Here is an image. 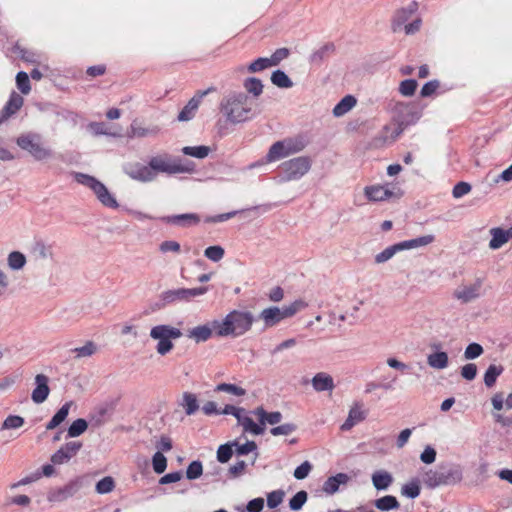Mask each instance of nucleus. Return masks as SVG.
<instances>
[{"label": "nucleus", "mask_w": 512, "mask_h": 512, "mask_svg": "<svg viewBox=\"0 0 512 512\" xmlns=\"http://www.w3.org/2000/svg\"><path fill=\"white\" fill-rule=\"evenodd\" d=\"M256 101L244 92H231L220 102V111L226 120L239 124L250 120L254 115Z\"/></svg>", "instance_id": "1"}, {"label": "nucleus", "mask_w": 512, "mask_h": 512, "mask_svg": "<svg viewBox=\"0 0 512 512\" xmlns=\"http://www.w3.org/2000/svg\"><path fill=\"white\" fill-rule=\"evenodd\" d=\"M253 322L251 312L233 310L223 320H214L215 334L219 337H239L251 329Z\"/></svg>", "instance_id": "2"}, {"label": "nucleus", "mask_w": 512, "mask_h": 512, "mask_svg": "<svg viewBox=\"0 0 512 512\" xmlns=\"http://www.w3.org/2000/svg\"><path fill=\"white\" fill-rule=\"evenodd\" d=\"M463 478L462 470L455 465H440L423 474V483L430 489L459 483Z\"/></svg>", "instance_id": "3"}, {"label": "nucleus", "mask_w": 512, "mask_h": 512, "mask_svg": "<svg viewBox=\"0 0 512 512\" xmlns=\"http://www.w3.org/2000/svg\"><path fill=\"white\" fill-rule=\"evenodd\" d=\"M307 306L302 300H296L282 308L272 306L261 311L259 319L263 321L266 328L273 327L286 318L294 316L298 311Z\"/></svg>", "instance_id": "4"}, {"label": "nucleus", "mask_w": 512, "mask_h": 512, "mask_svg": "<svg viewBox=\"0 0 512 512\" xmlns=\"http://www.w3.org/2000/svg\"><path fill=\"white\" fill-rule=\"evenodd\" d=\"M16 143L36 161H45L53 157V151L43 145L41 135L37 133L22 134L17 138Z\"/></svg>", "instance_id": "5"}, {"label": "nucleus", "mask_w": 512, "mask_h": 512, "mask_svg": "<svg viewBox=\"0 0 512 512\" xmlns=\"http://www.w3.org/2000/svg\"><path fill=\"white\" fill-rule=\"evenodd\" d=\"M148 163L153 175V181L157 179L159 173L173 175L186 171L180 159L174 158L167 153L151 157Z\"/></svg>", "instance_id": "6"}, {"label": "nucleus", "mask_w": 512, "mask_h": 512, "mask_svg": "<svg viewBox=\"0 0 512 512\" xmlns=\"http://www.w3.org/2000/svg\"><path fill=\"white\" fill-rule=\"evenodd\" d=\"M485 277H476L471 282L461 283L453 292V297L463 304L473 302L484 295Z\"/></svg>", "instance_id": "7"}, {"label": "nucleus", "mask_w": 512, "mask_h": 512, "mask_svg": "<svg viewBox=\"0 0 512 512\" xmlns=\"http://www.w3.org/2000/svg\"><path fill=\"white\" fill-rule=\"evenodd\" d=\"M304 149V143L300 140L284 139L275 142L267 153V161L274 162L289 155L298 153Z\"/></svg>", "instance_id": "8"}, {"label": "nucleus", "mask_w": 512, "mask_h": 512, "mask_svg": "<svg viewBox=\"0 0 512 512\" xmlns=\"http://www.w3.org/2000/svg\"><path fill=\"white\" fill-rule=\"evenodd\" d=\"M311 168V160L306 156H299L281 165L285 181L298 180L302 178Z\"/></svg>", "instance_id": "9"}, {"label": "nucleus", "mask_w": 512, "mask_h": 512, "mask_svg": "<svg viewBox=\"0 0 512 512\" xmlns=\"http://www.w3.org/2000/svg\"><path fill=\"white\" fill-rule=\"evenodd\" d=\"M208 292V287L178 288L163 293L162 299L166 303L190 302L192 299L202 296Z\"/></svg>", "instance_id": "10"}, {"label": "nucleus", "mask_w": 512, "mask_h": 512, "mask_svg": "<svg viewBox=\"0 0 512 512\" xmlns=\"http://www.w3.org/2000/svg\"><path fill=\"white\" fill-rule=\"evenodd\" d=\"M124 173L133 180L148 183L153 182V175L149 163L144 165L140 162H130L123 167Z\"/></svg>", "instance_id": "11"}, {"label": "nucleus", "mask_w": 512, "mask_h": 512, "mask_svg": "<svg viewBox=\"0 0 512 512\" xmlns=\"http://www.w3.org/2000/svg\"><path fill=\"white\" fill-rule=\"evenodd\" d=\"M364 195L369 201L380 202L390 199L395 195L389 184L386 185H370L364 188Z\"/></svg>", "instance_id": "12"}, {"label": "nucleus", "mask_w": 512, "mask_h": 512, "mask_svg": "<svg viewBox=\"0 0 512 512\" xmlns=\"http://www.w3.org/2000/svg\"><path fill=\"white\" fill-rule=\"evenodd\" d=\"M49 378L44 374H37L35 376V385L36 387L33 389L31 394V399L36 404H41L49 396L50 388H49Z\"/></svg>", "instance_id": "13"}, {"label": "nucleus", "mask_w": 512, "mask_h": 512, "mask_svg": "<svg viewBox=\"0 0 512 512\" xmlns=\"http://www.w3.org/2000/svg\"><path fill=\"white\" fill-rule=\"evenodd\" d=\"M149 335L153 340L160 342L168 340V338H180L182 336V332L179 328L161 324L153 326Z\"/></svg>", "instance_id": "14"}, {"label": "nucleus", "mask_w": 512, "mask_h": 512, "mask_svg": "<svg viewBox=\"0 0 512 512\" xmlns=\"http://www.w3.org/2000/svg\"><path fill=\"white\" fill-rule=\"evenodd\" d=\"M80 489L78 481H71L64 487L55 489L49 493L48 500L51 502H61L74 496Z\"/></svg>", "instance_id": "15"}, {"label": "nucleus", "mask_w": 512, "mask_h": 512, "mask_svg": "<svg viewBox=\"0 0 512 512\" xmlns=\"http://www.w3.org/2000/svg\"><path fill=\"white\" fill-rule=\"evenodd\" d=\"M366 411L363 409V405L359 402L354 403L350 408L349 414L345 422L341 425L342 431H349L357 423L362 422L366 418Z\"/></svg>", "instance_id": "16"}, {"label": "nucleus", "mask_w": 512, "mask_h": 512, "mask_svg": "<svg viewBox=\"0 0 512 512\" xmlns=\"http://www.w3.org/2000/svg\"><path fill=\"white\" fill-rule=\"evenodd\" d=\"M489 232L492 236L489 242V248L492 250L501 248L510 239H512V226L507 230L499 227L491 228Z\"/></svg>", "instance_id": "17"}, {"label": "nucleus", "mask_w": 512, "mask_h": 512, "mask_svg": "<svg viewBox=\"0 0 512 512\" xmlns=\"http://www.w3.org/2000/svg\"><path fill=\"white\" fill-rule=\"evenodd\" d=\"M418 5L416 2L410 3L406 8L399 9L393 19L392 28L394 32H398L402 29L406 22L412 17L417 11Z\"/></svg>", "instance_id": "18"}, {"label": "nucleus", "mask_w": 512, "mask_h": 512, "mask_svg": "<svg viewBox=\"0 0 512 512\" xmlns=\"http://www.w3.org/2000/svg\"><path fill=\"white\" fill-rule=\"evenodd\" d=\"M209 91H210V89H208L207 91L201 92L200 94H198V95L194 96L193 98H191L189 100V102L185 105V107L178 114V117H177L178 121L183 122V121L191 120L194 117L195 112H196V110L199 107L201 99Z\"/></svg>", "instance_id": "19"}, {"label": "nucleus", "mask_w": 512, "mask_h": 512, "mask_svg": "<svg viewBox=\"0 0 512 512\" xmlns=\"http://www.w3.org/2000/svg\"><path fill=\"white\" fill-rule=\"evenodd\" d=\"M213 332H215L214 321L190 329L187 333V337L193 339L196 343H200L210 339Z\"/></svg>", "instance_id": "20"}, {"label": "nucleus", "mask_w": 512, "mask_h": 512, "mask_svg": "<svg viewBox=\"0 0 512 512\" xmlns=\"http://www.w3.org/2000/svg\"><path fill=\"white\" fill-rule=\"evenodd\" d=\"M162 220L168 224L188 227L197 225L200 222V217L195 213H186L179 215H171L163 217Z\"/></svg>", "instance_id": "21"}, {"label": "nucleus", "mask_w": 512, "mask_h": 512, "mask_svg": "<svg viewBox=\"0 0 512 512\" xmlns=\"http://www.w3.org/2000/svg\"><path fill=\"white\" fill-rule=\"evenodd\" d=\"M238 425L243 427L244 432L251 433L253 435H261L264 433L265 428L259 423L256 424L254 420L247 414L244 409L243 413L236 415Z\"/></svg>", "instance_id": "22"}, {"label": "nucleus", "mask_w": 512, "mask_h": 512, "mask_svg": "<svg viewBox=\"0 0 512 512\" xmlns=\"http://www.w3.org/2000/svg\"><path fill=\"white\" fill-rule=\"evenodd\" d=\"M74 178L77 183L92 190L93 193L95 194L96 198L99 196L100 192H102V190L105 186L98 179H96L95 177L88 175V174L78 172V173H75Z\"/></svg>", "instance_id": "23"}, {"label": "nucleus", "mask_w": 512, "mask_h": 512, "mask_svg": "<svg viewBox=\"0 0 512 512\" xmlns=\"http://www.w3.org/2000/svg\"><path fill=\"white\" fill-rule=\"evenodd\" d=\"M250 414L254 415L263 427L266 423L276 425L282 420V414L280 412L275 411L268 413L263 407H257L251 411Z\"/></svg>", "instance_id": "24"}, {"label": "nucleus", "mask_w": 512, "mask_h": 512, "mask_svg": "<svg viewBox=\"0 0 512 512\" xmlns=\"http://www.w3.org/2000/svg\"><path fill=\"white\" fill-rule=\"evenodd\" d=\"M160 132V128L156 125L144 127L136 120L132 122L130 126V137L144 138V137H155Z\"/></svg>", "instance_id": "25"}, {"label": "nucleus", "mask_w": 512, "mask_h": 512, "mask_svg": "<svg viewBox=\"0 0 512 512\" xmlns=\"http://www.w3.org/2000/svg\"><path fill=\"white\" fill-rule=\"evenodd\" d=\"M23 105V98L13 94L1 111L0 124L15 114Z\"/></svg>", "instance_id": "26"}, {"label": "nucleus", "mask_w": 512, "mask_h": 512, "mask_svg": "<svg viewBox=\"0 0 512 512\" xmlns=\"http://www.w3.org/2000/svg\"><path fill=\"white\" fill-rule=\"evenodd\" d=\"M435 240L434 235H423L414 239L405 240L402 242H399L400 250H410V249H417L420 247L427 246L431 243H433Z\"/></svg>", "instance_id": "27"}, {"label": "nucleus", "mask_w": 512, "mask_h": 512, "mask_svg": "<svg viewBox=\"0 0 512 512\" xmlns=\"http://www.w3.org/2000/svg\"><path fill=\"white\" fill-rule=\"evenodd\" d=\"M349 481V476L345 473H338L335 476L329 477L323 485V491L329 495L336 493L341 484H346Z\"/></svg>", "instance_id": "28"}, {"label": "nucleus", "mask_w": 512, "mask_h": 512, "mask_svg": "<svg viewBox=\"0 0 512 512\" xmlns=\"http://www.w3.org/2000/svg\"><path fill=\"white\" fill-rule=\"evenodd\" d=\"M393 476L385 470H378L372 474V483L377 490H386L393 483Z\"/></svg>", "instance_id": "29"}, {"label": "nucleus", "mask_w": 512, "mask_h": 512, "mask_svg": "<svg viewBox=\"0 0 512 512\" xmlns=\"http://www.w3.org/2000/svg\"><path fill=\"white\" fill-rule=\"evenodd\" d=\"M73 405L72 401L66 402L47 423L46 429L53 430L57 428L62 422L65 421L69 414L70 407Z\"/></svg>", "instance_id": "30"}, {"label": "nucleus", "mask_w": 512, "mask_h": 512, "mask_svg": "<svg viewBox=\"0 0 512 512\" xmlns=\"http://www.w3.org/2000/svg\"><path fill=\"white\" fill-rule=\"evenodd\" d=\"M316 391H327L334 388L333 378L325 373H318L312 379Z\"/></svg>", "instance_id": "31"}, {"label": "nucleus", "mask_w": 512, "mask_h": 512, "mask_svg": "<svg viewBox=\"0 0 512 512\" xmlns=\"http://www.w3.org/2000/svg\"><path fill=\"white\" fill-rule=\"evenodd\" d=\"M449 358L446 352L439 351L427 356V363L434 369H445L448 366Z\"/></svg>", "instance_id": "32"}, {"label": "nucleus", "mask_w": 512, "mask_h": 512, "mask_svg": "<svg viewBox=\"0 0 512 512\" xmlns=\"http://www.w3.org/2000/svg\"><path fill=\"white\" fill-rule=\"evenodd\" d=\"M356 105V99L352 95H346L340 102L333 108V115L341 117L349 112Z\"/></svg>", "instance_id": "33"}, {"label": "nucleus", "mask_w": 512, "mask_h": 512, "mask_svg": "<svg viewBox=\"0 0 512 512\" xmlns=\"http://www.w3.org/2000/svg\"><path fill=\"white\" fill-rule=\"evenodd\" d=\"M26 262L25 255L19 251H12L8 254L7 265L11 270H21Z\"/></svg>", "instance_id": "34"}, {"label": "nucleus", "mask_w": 512, "mask_h": 512, "mask_svg": "<svg viewBox=\"0 0 512 512\" xmlns=\"http://www.w3.org/2000/svg\"><path fill=\"white\" fill-rule=\"evenodd\" d=\"M181 405L187 415H193L199 409L196 396L190 392H185L183 394Z\"/></svg>", "instance_id": "35"}, {"label": "nucleus", "mask_w": 512, "mask_h": 512, "mask_svg": "<svg viewBox=\"0 0 512 512\" xmlns=\"http://www.w3.org/2000/svg\"><path fill=\"white\" fill-rule=\"evenodd\" d=\"M504 368L501 365L491 364L485 374H484V383L487 387H492L497 380V377L500 376L503 372Z\"/></svg>", "instance_id": "36"}, {"label": "nucleus", "mask_w": 512, "mask_h": 512, "mask_svg": "<svg viewBox=\"0 0 512 512\" xmlns=\"http://www.w3.org/2000/svg\"><path fill=\"white\" fill-rule=\"evenodd\" d=\"M375 506L381 511H389L392 509H397L399 507V502L396 497L392 495H386L377 499L375 501Z\"/></svg>", "instance_id": "37"}, {"label": "nucleus", "mask_w": 512, "mask_h": 512, "mask_svg": "<svg viewBox=\"0 0 512 512\" xmlns=\"http://www.w3.org/2000/svg\"><path fill=\"white\" fill-rule=\"evenodd\" d=\"M401 252L398 243L385 248L382 252L375 255V263L382 264L390 260L396 253Z\"/></svg>", "instance_id": "38"}, {"label": "nucleus", "mask_w": 512, "mask_h": 512, "mask_svg": "<svg viewBox=\"0 0 512 512\" xmlns=\"http://www.w3.org/2000/svg\"><path fill=\"white\" fill-rule=\"evenodd\" d=\"M271 82L279 88H291L293 86L291 79L281 70L272 73Z\"/></svg>", "instance_id": "39"}, {"label": "nucleus", "mask_w": 512, "mask_h": 512, "mask_svg": "<svg viewBox=\"0 0 512 512\" xmlns=\"http://www.w3.org/2000/svg\"><path fill=\"white\" fill-rule=\"evenodd\" d=\"M244 87L247 92H249L250 94L253 95L252 98H254V99L257 98L258 96H260L263 91L262 82L255 77L246 79L244 82Z\"/></svg>", "instance_id": "40"}, {"label": "nucleus", "mask_w": 512, "mask_h": 512, "mask_svg": "<svg viewBox=\"0 0 512 512\" xmlns=\"http://www.w3.org/2000/svg\"><path fill=\"white\" fill-rule=\"evenodd\" d=\"M98 201L105 207L116 209L119 204L114 195L104 186L102 192L97 197Z\"/></svg>", "instance_id": "41"}, {"label": "nucleus", "mask_w": 512, "mask_h": 512, "mask_svg": "<svg viewBox=\"0 0 512 512\" xmlns=\"http://www.w3.org/2000/svg\"><path fill=\"white\" fill-rule=\"evenodd\" d=\"M115 485V480L111 476H106L96 483L95 491L98 494H108L114 490Z\"/></svg>", "instance_id": "42"}, {"label": "nucleus", "mask_w": 512, "mask_h": 512, "mask_svg": "<svg viewBox=\"0 0 512 512\" xmlns=\"http://www.w3.org/2000/svg\"><path fill=\"white\" fill-rule=\"evenodd\" d=\"M76 354V358L90 357L97 352V346L93 341H88L82 347H77L71 350Z\"/></svg>", "instance_id": "43"}, {"label": "nucleus", "mask_w": 512, "mask_h": 512, "mask_svg": "<svg viewBox=\"0 0 512 512\" xmlns=\"http://www.w3.org/2000/svg\"><path fill=\"white\" fill-rule=\"evenodd\" d=\"M88 424L85 419L79 418L72 422L68 428L69 437H78L87 430Z\"/></svg>", "instance_id": "44"}, {"label": "nucleus", "mask_w": 512, "mask_h": 512, "mask_svg": "<svg viewBox=\"0 0 512 512\" xmlns=\"http://www.w3.org/2000/svg\"><path fill=\"white\" fill-rule=\"evenodd\" d=\"M308 499V494L306 491L301 490L297 492L289 501V507L293 511H299L302 509L303 505L306 503Z\"/></svg>", "instance_id": "45"}, {"label": "nucleus", "mask_w": 512, "mask_h": 512, "mask_svg": "<svg viewBox=\"0 0 512 512\" xmlns=\"http://www.w3.org/2000/svg\"><path fill=\"white\" fill-rule=\"evenodd\" d=\"M215 391L226 392L235 396H244L246 394V390L244 388L228 383L218 384L215 388Z\"/></svg>", "instance_id": "46"}, {"label": "nucleus", "mask_w": 512, "mask_h": 512, "mask_svg": "<svg viewBox=\"0 0 512 512\" xmlns=\"http://www.w3.org/2000/svg\"><path fill=\"white\" fill-rule=\"evenodd\" d=\"M153 470L157 474H162L167 468V459L161 451L156 452L152 458Z\"/></svg>", "instance_id": "47"}, {"label": "nucleus", "mask_w": 512, "mask_h": 512, "mask_svg": "<svg viewBox=\"0 0 512 512\" xmlns=\"http://www.w3.org/2000/svg\"><path fill=\"white\" fill-rule=\"evenodd\" d=\"M203 474V465L200 461H192L186 470V478L189 480H196Z\"/></svg>", "instance_id": "48"}, {"label": "nucleus", "mask_w": 512, "mask_h": 512, "mask_svg": "<svg viewBox=\"0 0 512 512\" xmlns=\"http://www.w3.org/2000/svg\"><path fill=\"white\" fill-rule=\"evenodd\" d=\"M182 151L185 155L202 159L208 155L209 147H207V146H196V147L186 146L182 149Z\"/></svg>", "instance_id": "49"}, {"label": "nucleus", "mask_w": 512, "mask_h": 512, "mask_svg": "<svg viewBox=\"0 0 512 512\" xmlns=\"http://www.w3.org/2000/svg\"><path fill=\"white\" fill-rule=\"evenodd\" d=\"M233 455V442L220 445L217 450V460L226 463Z\"/></svg>", "instance_id": "50"}, {"label": "nucleus", "mask_w": 512, "mask_h": 512, "mask_svg": "<svg viewBox=\"0 0 512 512\" xmlns=\"http://www.w3.org/2000/svg\"><path fill=\"white\" fill-rule=\"evenodd\" d=\"M24 418L18 415H10L8 416L4 422L2 423L1 429L10 430V429H18L24 425Z\"/></svg>", "instance_id": "51"}, {"label": "nucleus", "mask_w": 512, "mask_h": 512, "mask_svg": "<svg viewBox=\"0 0 512 512\" xmlns=\"http://www.w3.org/2000/svg\"><path fill=\"white\" fill-rule=\"evenodd\" d=\"M418 86V83L414 79H407L400 83L399 85V92L406 97H410L414 95L416 88Z\"/></svg>", "instance_id": "52"}, {"label": "nucleus", "mask_w": 512, "mask_h": 512, "mask_svg": "<svg viewBox=\"0 0 512 512\" xmlns=\"http://www.w3.org/2000/svg\"><path fill=\"white\" fill-rule=\"evenodd\" d=\"M16 84L23 94H28L31 90L29 76L26 72H19L16 76Z\"/></svg>", "instance_id": "53"}, {"label": "nucleus", "mask_w": 512, "mask_h": 512, "mask_svg": "<svg viewBox=\"0 0 512 512\" xmlns=\"http://www.w3.org/2000/svg\"><path fill=\"white\" fill-rule=\"evenodd\" d=\"M296 429H297V426L295 424H293V423H285V424L273 427L270 430V433L273 436H280V435L287 436V435H290L293 432H295Z\"/></svg>", "instance_id": "54"}, {"label": "nucleus", "mask_w": 512, "mask_h": 512, "mask_svg": "<svg viewBox=\"0 0 512 512\" xmlns=\"http://www.w3.org/2000/svg\"><path fill=\"white\" fill-rule=\"evenodd\" d=\"M204 255L211 261L218 262L224 256V249L221 246H209L205 249Z\"/></svg>", "instance_id": "55"}, {"label": "nucleus", "mask_w": 512, "mask_h": 512, "mask_svg": "<svg viewBox=\"0 0 512 512\" xmlns=\"http://www.w3.org/2000/svg\"><path fill=\"white\" fill-rule=\"evenodd\" d=\"M272 67L271 63L269 62V59L267 57L265 58H258L256 59L254 62H252L249 66H248V71L250 73H256V72H260V71H263L267 68H270Z\"/></svg>", "instance_id": "56"}, {"label": "nucleus", "mask_w": 512, "mask_h": 512, "mask_svg": "<svg viewBox=\"0 0 512 512\" xmlns=\"http://www.w3.org/2000/svg\"><path fill=\"white\" fill-rule=\"evenodd\" d=\"M34 251L41 259H51L53 257L52 247L43 242H37Z\"/></svg>", "instance_id": "57"}, {"label": "nucleus", "mask_w": 512, "mask_h": 512, "mask_svg": "<svg viewBox=\"0 0 512 512\" xmlns=\"http://www.w3.org/2000/svg\"><path fill=\"white\" fill-rule=\"evenodd\" d=\"M233 447L236 448V453L238 455H246L257 450V444L254 441H247L244 444H239L237 441H233Z\"/></svg>", "instance_id": "58"}, {"label": "nucleus", "mask_w": 512, "mask_h": 512, "mask_svg": "<svg viewBox=\"0 0 512 512\" xmlns=\"http://www.w3.org/2000/svg\"><path fill=\"white\" fill-rule=\"evenodd\" d=\"M284 492L282 490H276L268 494L267 496V505L269 508L273 509L279 506L284 498Z\"/></svg>", "instance_id": "59"}, {"label": "nucleus", "mask_w": 512, "mask_h": 512, "mask_svg": "<svg viewBox=\"0 0 512 512\" xmlns=\"http://www.w3.org/2000/svg\"><path fill=\"white\" fill-rule=\"evenodd\" d=\"M483 353V348L478 343L469 344L464 352V357L467 360L475 359Z\"/></svg>", "instance_id": "60"}, {"label": "nucleus", "mask_w": 512, "mask_h": 512, "mask_svg": "<svg viewBox=\"0 0 512 512\" xmlns=\"http://www.w3.org/2000/svg\"><path fill=\"white\" fill-rule=\"evenodd\" d=\"M401 492L404 496L414 499L420 494V486L417 482H410L402 487Z\"/></svg>", "instance_id": "61"}, {"label": "nucleus", "mask_w": 512, "mask_h": 512, "mask_svg": "<svg viewBox=\"0 0 512 512\" xmlns=\"http://www.w3.org/2000/svg\"><path fill=\"white\" fill-rule=\"evenodd\" d=\"M176 339L177 338H168V340L158 342L156 345V352L161 356H165L174 348L172 341Z\"/></svg>", "instance_id": "62"}, {"label": "nucleus", "mask_w": 512, "mask_h": 512, "mask_svg": "<svg viewBox=\"0 0 512 512\" xmlns=\"http://www.w3.org/2000/svg\"><path fill=\"white\" fill-rule=\"evenodd\" d=\"M159 250L162 253H167V252L179 253L180 250H181V247H180V244L177 241L166 240V241H163L160 244Z\"/></svg>", "instance_id": "63"}, {"label": "nucleus", "mask_w": 512, "mask_h": 512, "mask_svg": "<svg viewBox=\"0 0 512 512\" xmlns=\"http://www.w3.org/2000/svg\"><path fill=\"white\" fill-rule=\"evenodd\" d=\"M289 55V51L286 48L277 49L270 57H268L269 62L272 67L277 66L283 59L287 58Z\"/></svg>", "instance_id": "64"}]
</instances>
